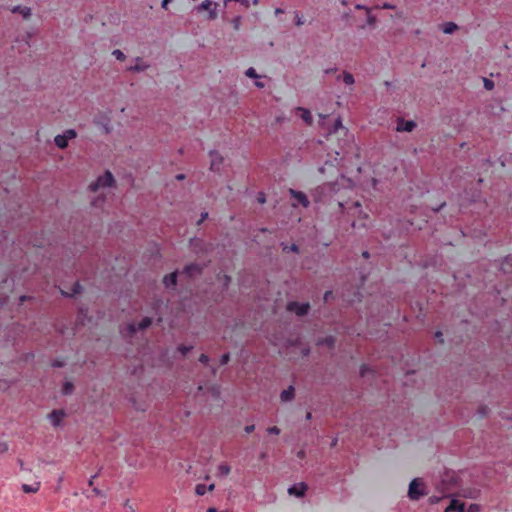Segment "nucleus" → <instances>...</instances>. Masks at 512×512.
I'll list each match as a JSON object with an SVG mask.
<instances>
[{"label":"nucleus","instance_id":"f257e3e1","mask_svg":"<svg viewBox=\"0 0 512 512\" xmlns=\"http://www.w3.org/2000/svg\"><path fill=\"white\" fill-rule=\"evenodd\" d=\"M421 485H422V483L420 482V479H418V478H414L410 482L409 488H408V497L411 500L417 501L421 497H423V496H425L427 494L425 489L420 487Z\"/></svg>","mask_w":512,"mask_h":512},{"label":"nucleus","instance_id":"f03ea898","mask_svg":"<svg viewBox=\"0 0 512 512\" xmlns=\"http://www.w3.org/2000/svg\"><path fill=\"white\" fill-rule=\"evenodd\" d=\"M115 180L110 171H106L102 176H99L97 180L90 184V189L92 191H96L99 187H111L113 186Z\"/></svg>","mask_w":512,"mask_h":512},{"label":"nucleus","instance_id":"7ed1b4c3","mask_svg":"<svg viewBox=\"0 0 512 512\" xmlns=\"http://www.w3.org/2000/svg\"><path fill=\"white\" fill-rule=\"evenodd\" d=\"M309 304L308 303H298L295 301L289 302L287 304V310L290 312H295L298 316H304L308 313L309 310Z\"/></svg>","mask_w":512,"mask_h":512},{"label":"nucleus","instance_id":"20e7f679","mask_svg":"<svg viewBox=\"0 0 512 512\" xmlns=\"http://www.w3.org/2000/svg\"><path fill=\"white\" fill-rule=\"evenodd\" d=\"M94 124L102 128L105 134H109L112 131L111 120L108 116H100L94 119Z\"/></svg>","mask_w":512,"mask_h":512},{"label":"nucleus","instance_id":"39448f33","mask_svg":"<svg viewBox=\"0 0 512 512\" xmlns=\"http://www.w3.org/2000/svg\"><path fill=\"white\" fill-rule=\"evenodd\" d=\"M416 127V123L413 120L405 121L404 119L400 118L397 122L396 130L398 132H411Z\"/></svg>","mask_w":512,"mask_h":512},{"label":"nucleus","instance_id":"423d86ee","mask_svg":"<svg viewBox=\"0 0 512 512\" xmlns=\"http://www.w3.org/2000/svg\"><path fill=\"white\" fill-rule=\"evenodd\" d=\"M203 267L196 263L188 264L184 267L183 273L188 277H194L195 275H199L202 273Z\"/></svg>","mask_w":512,"mask_h":512},{"label":"nucleus","instance_id":"0eeeda50","mask_svg":"<svg viewBox=\"0 0 512 512\" xmlns=\"http://www.w3.org/2000/svg\"><path fill=\"white\" fill-rule=\"evenodd\" d=\"M209 155L211 157L210 169L219 170L223 163V157L215 150L210 151Z\"/></svg>","mask_w":512,"mask_h":512},{"label":"nucleus","instance_id":"6e6552de","mask_svg":"<svg viewBox=\"0 0 512 512\" xmlns=\"http://www.w3.org/2000/svg\"><path fill=\"white\" fill-rule=\"evenodd\" d=\"M306 490H307V485L305 483H299V484L291 486L288 489V493L290 495H294L296 497H303L305 495Z\"/></svg>","mask_w":512,"mask_h":512},{"label":"nucleus","instance_id":"1a4fd4ad","mask_svg":"<svg viewBox=\"0 0 512 512\" xmlns=\"http://www.w3.org/2000/svg\"><path fill=\"white\" fill-rule=\"evenodd\" d=\"M64 416V410H53L51 413H49L48 418L50 419L51 424L57 427L60 425Z\"/></svg>","mask_w":512,"mask_h":512},{"label":"nucleus","instance_id":"9d476101","mask_svg":"<svg viewBox=\"0 0 512 512\" xmlns=\"http://www.w3.org/2000/svg\"><path fill=\"white\" fill-rule=\"evenodd\" d=\"M444 512H466L465 504L457 499H452Z\"/></svg>","mask_w":512,"mask_h":512},{"label":"nucleus","instance_id":"9b49d317","mask_svg":"<svg viewBox=\"0 0 512 512\" xmlns=\"http://www.w3.org/2000/svg\"><path fill=\"white\" fill-rule=\"evenodd\" d=\"M11 12L20 14L26 20L32 16L31 8L27 7V6H22V5H16V6L12 7Z\"/></svg>","mask_w":512,"mask_h":512},{"label":"nucleus","instance_id":"f8f14e48","mask_svg":"<svg viewBox=\"0 0 512 512\" xmlns=\"http://www.w3.org/2000/svg\"><path fill=\"white\" fill-rule=\"evenodd\" d=\"M136 64L127 68L130 72H143L149 68V64L145 63L141 57L135 58Z\"/></svg>","mask_w":512,"mask_h":512},{"label":"nucleus","instance_id":"ddd939ff","mask_svg":"<svg viewBox=\"0 0 512 512\" xmlns=\"http://www.w3.org/2000/svg\"><path fill=\"white\" fill-rule=\"evenodd\" d=\"M290 193L292 197L295 198L303 207L306 208L309 206L310 202L303 192L290 189Z\"/></svg>","mask_w":512,"mask_h":512},{"label":"nucleus","instance_id":"4468645a","mask_svg":"<svg viewBox=\"0 0 512 512\" xmlns=\"http://www.w3.org/2000/svg\"><path fill=\"white\" fill-rule=\"evenodd\" d=\"M177 271H174L163 278V283L166 288H173L177 284Z\"/></svg>","mask_w":512,"mask_h":512},{"label":"nucleus","instance_id":"2eb2a0df","mask_svg":"<svg viewBox=\"0 0 512 512\" xmlns=\"http://www.w3.org/2000/svg\"><path fill=\"white\" fill-rule=\"evenodd\" d=\"M456 483V480L454 478V476H446V478H444L440 485L438 486V489L442 492V493H446L449 489H450V485L451 484H455Z\"/></svg>","mask_w":512,"mask_h":512},{"label":"nucleus","instance_id":"dca6fc26","mask_svg":"<svg viewBox=\"0 0 512 512\" xmlns=\"http://www.w3.org/2000/svg\"><path fill=\"white\" fill-rule=\"evenodd\" d=\"M296 112L300 114V117L307 125L312 124L313 119L310 110L303 107H297Z\"/></svg>","mask_w":512,"mask_h":512},{"label":"nucleus","instance_id":"f3484780","mask_svg":"<svg viewBox=\"0 0 512 512\" xmlns=\"http://www.w3.org/2000/svg\"><path fill=\"white\" fill-rule=\"evenodd\" d=\"M61 294L64 296V297H73L77 294H80L82 292V286L80 285V283L77 281L73 284L72 288H71V291H65L63 289L60 290Z\"/></svg>","mask_w":512,"mask_h":512},{"label":"nucleus","instance_id":"a211bd4d","mask_svg":"<svg viewBox=\"0 0 512 512\" xmlns=\"http://www.w3.org/2000/svg\"><path fill=\"white\" fill-rule=\"evenodd\" d=\"M294 387L289 386L287 389L283 390L280 394V399L283 402L291 401L294 398Z\"/></svg>","mask_w":512,"mask_h":512},{"label":"nucleus","instance_id":"6ab92c4d","mask_svg":"<svg viewBox=\"0 0 512 512\" xmlns=\"http://www.w3.org/2000/svg\"><path fill=\"white\" fill-rule=\"evenodd\" d=\"M335 342H336V339L334 336H327V337H324V338H321V339H318L317 340V345L318 346H327L329 348H333L334 345H335Z\"/></svg>","mask_w":512,"mask_h":512},{"label":"nucleus","instance_id":"aec40b11","mask_svg":"<svg viewBox=\"0 0 512 512\" xmlns=\"http://www.w3.org/2000/svg\"><path fill=\"white\" fill-rule=\"evenodd\" d=\"M339 130H342V131H345V132L347 131V129L342 125V120H341L340 117H338L335 120L332 128L328 129V134L330 135V134H333V133H337Z\"/></svg>","mask_w":512,"mask_h":512},{"label":"nucleus","instance_id":"412c9836","mask_svg":"<svg viewBox=\"0 0 512 512\" xmlns=\"http://www.w3.org/2000/svg\"><path fill=\"white\" fill-rule=\"evenodd\" d=\"M54 143L60 149H65L68 146V140L64 137V134L55 136Z\"/></svg>","mask_w":512,"mask_h":512},{"label":"nucleus","instance_id":"4be33fe9","mask_svg":"<svg viewBox=\"0 0 512 512\" xmlns=\"http://www.w3.org/2000/svg\"><path fill=\"white\" fill-rule=\"evenodd\" d=\"M461 495L465 498L476 499L479 495V490L476 488L463 489Z\"/></svg>","mask_w":512,"mask_h":512},{"label":"nucleus","instance_id":"5701e85b","mask_svg":"<svg viewBox=\"0 0 512 512\" xmlns=\"http://www.w3.org/2000/svg\"><path fill=\"white\" fill-rule=\"evenodd\" d=\"M138 331L137 324L135 323H129L125 330L123 331V334L127 337H132L136 332Z\"/></svg>","mask_w":512,"mask_h":512},{"label":"nucleus","instance_id":"b1692460","mask_svg":"<svg viewBox=\"0 0 512 512\" xmlns=\"http://www.w3.org/2000/svg\"><path fill=\"white\" fill-rule=\"evenodd\" d=\"M457 29H458V26L454 22H446L445 24H443V27H442V31L445 34H452Z\"/></svg>","mask_w":512,"mask_h":512},{"label":"nucleus","instance_id":"393cba45","mask_svg":"<svg viewBox=\"0 0 512 512\" xmlns=\"http://www.w3.org/2000/svg\"><path fill=\"white\" fill-rule=\"evenodd\" d=\"M40 488V482H36L35 485L23 484L22 490L24 493H36Z\"/></svg>","mask_w":512,"mask_h":512},{"label":"nucleus","instance_id":"a878e982","mask_svg":"<svg viewBox=\"0 0 512 512\" xmlns=\"http://www.w3.org/2000/svg\"><path fill=\"white\" fill-rule=\"evenodd\" d=\"M213 3L211 0H204L201 4L197 5L195 7L196 12L200 13L204 10H208L213 6Z\"/></svg>","mask_w":512,"mask_h":512},{"label":"nucleus","instance_id":"bb28decb","mask_svg":"<svg viewBox=\"0 0 512 512\" xmlns=\"http://www.w3.org/2000/svg\"><path fill=\"white\" fill-rule=\"evenodd\" d=\"M152 324V318L150 317H144L138 324V330H145L149 328Z\"/></svg>","mask_w":512,"mask_h":512},{"label":"nucleus","instance_id":"cd10ccee","mask_svg":"<svg viewBox=\"0 0 512 512\" xmlns=\"http://www.w3.org/2000/svg\"><path fill=\"white\" fill-rule=\"evenodd\" d=\"M331 191H335V184L327 183V184H324L316 189L317 193L318 192L324 193V192H331Z\"/></svg>","mask_w":512,"mask_h":512},{"label":"nucleus","instance_id":"c85d7f7f","mask_svg":"<svg viewBox=\"0 0 512 512\" xmlns=\"http://www.w3.org/2000/svg\"><path fill=\"white\" fill-rule=\"evenodd\" d=\"M74 391V385L71 382H65L62 387V393L64 395H70Z\"/></svg>","mask_w":512,"mask_h":512},{"label":"nucleus","instance_id":"c756f323","mask_svg":"<svg viewBox=\"0 0 512 512\" xmlns=\"http://www.w3.org/2000/svg\"><path fill=\"white\" fill-rule=\"evenodd\" d=\"M207 391L215 399H218L220 397V387L217 385H212L211 387L208 388Z\"/></svg>","mask_w":512,"mask_h":512},{"label":"nucleus","instance_id":"7c9ffc66","mask_svg":"<svg viewBox=\"0 0 512 512\" xmlns=\"http://www.w3.org/2000/svg\"><path fill=\"white\" fill-rule=\"evenodd\" d=\"M217 6H218V3H213V6L208 9L207 11L209 12L208 13V19L209 20H215L218 15H217Z\"/></svg>","mask_w":512,"mask_h":512},{"label":"nucleus","instance_id":"2f4dec72","mask_svg":"<svg viewBox=\"0 0 512 512\" xmlns=\"http://www.w3.org/2000/svg\"><path fill=\"white\" fill-rule=\"evenodd\" d=\"M281 245H282V250L285 252L290 251V252H294V253H299V247L295 243L291 244L290 246L284 245L283 243Z\"/></svg>","mask_w":512,"mask_h":512},{"label":"nucleus","instance_id":"473e14b6","mask_svg":"<svg viewBox=\"0 0 512 512\" xmlns=\"http://www.w3.org/2000/svg\"><path fill=\"white\" fill-rule=\"evenodd\" d=\"M343 82L346 84V85H352L354 84L355 80H354V77L351 73L349 72H344L343 73Z\"/></svg>","mask_w":512,"mask_h":512},{"label":"nucleus","instance_id":"72a5a7b5","mask_svg":"<svg viewBox=\"0 0 512 512\" xmlns=\"http://www.w3.org/2000/svg\"><path fill=\"white\" fill-rule=\"evenodd\" d=\"M63 134L68 141L77 137V132L74 129H67Z\"/></svg>","mask_w":512,"mask_h":512},{"label":"nucleus","instance_id":"f704fd0d","mask_svg":"<svg viewBox=\"0 0 512 512\" xmlns=\"http://www.w3.org/2000/svg\"><path fill=\"white\" fill-rule=\"evenodd\" d=\"M231 471V468L229 465L227 464H220L218 466V472L221 474V475H228Z\"/></svg>","mask_w":512,"mask_h":512},{"label":"nucleus","instance_id":"c9c22d12","mask_svg":"<svg viewBox=\"0 0 512 512\" xmlns=\"http://www.w3.org/2000/svg\"><path fill=\"white\" fill-rule=\"evenodd\" d=\"M489 413V408L485 405H482L478 408L477 414L480 418L486 417Z\"/></svg>","mask_w":512,"mask_h":512},{"label":"nucleus","instance_id":"e433bc0d","mask_svg":"<svg viewBox=\"0 0 512 512\" xmlns=\"http://www.w3.org/2000/svg\"><path fill=\"white\" fill-rule=\"evenodd\" d=\"M112 55L119 61H124L126 59L125 54L119 49L113 50Z\"/></svg>","mask_w":512,"mask_h":512},{"label":"nucleus","instance_id":"4c0bfd02","mask_svg":"<svg viewBox=\"0 0 512 512\" xmlns=\"http://www.w3.org/2000/svg\"><path fill=\"white\" fill-rule=\"evenodd\" d=\"M241 20H242L241 16H236L231 20V24H232L234 30L238 31L240 29Z\"/></svg>","mask_w":512,"mask_h":512},{"label":"nucleus","instance_id":"58836bf2","mask_svg":"<svg viewBox=\"0 0 512 512\" xmlns=\"http://www.w3.org/2000/svg\"><path fill=\"white\" fill-rule=\"evenodd\" d=\"M206 491H207V486L206 485H204V484L196 485L195 492H196L197 495L202 496V495H204L206 493Z\"/></svg>","mask_w":512,"mask_h":512},{"label":"nucleus","instance_id":"ea45409f","mask_svg":"<svg viewBox=\"0 0 512 512\" xmlns=\"http://www.w3.org/2000/svg\"><path fill=\"white\" fill-rule=\"evenodd\" d=\"M245 75L249 78H258L259 75L257 74L256 70L253 67L248 68L245 71Z\"/></svg>","mask_w":512,"mask_h":512},{"label":"nucleus","instance_id":"a19ab883","mask_svg":"<svg viewBox=\"0 0 512 512\" xmlns=\"http://www.w3.org/2000/svg\"><path fill=\"white\" fill-rule=\"evenodd\" d=\"M370 373H373V371L367 365L361 366V368H360V376L361 377H365L366 375H368Z\"/></svg>","mask_w":512,"mask_h":512},{"label":"nucleus","instance_id":"79ce46f5","mask_svg":"<svg viewBox=\"0 0 512 512\" xmlns=\"http://www.w3.org/2000/svg\"><path fill=\"white\" fill-rule=\"evenodd\" d=\"M193 349V346H185V345H179L177 350L182 353L183 355H186L188 352H190Z\"/></svg>","mask_w":512,"mask_h":512},{"label":"nucleus","instance_id":"37998d69","mask_svg":"<svg viewBox=\"0 0 512 512\" xmlns=\"http://www.w3.org/2000/svg\"><path fill=\"white\" fill-rule=\"evenodd\" d=\"M484 87L487 90H492L494 88V82L488 78L483 79Z\"/></svg>","mask_w":512,"mask_h":512},{"label":"nucleus","instance_id":"c03bdc74","mask_svg":"<svg viewBox=\"0 0 512 512\" xmlns=\"http://www.w3.org/2000/svg\"><path fill=\"white\" fill-rule=\"evenodd\" d=\"M221 279H222V282H223L224 289H227L229 284L231 283V277L228 276V275H223L221 277Z\"/></svg>","mask_w":512,"mask_h":512},{"label":"nucleus","instance_id":"a18cd8bd","mask_svg":"<svg viewBox=\"0 0 512 512\" xmlns=\"http://www.w3.org/2000/svg\"><path fill=\"white\" fill-rule=\"evenodd\" d=\"M295 24L297 26H302L304 24V20L299 12H295Z\"/></svg>","mask_w":512,"mask_h":512},{"label":"nucleus","instance_id":"49530a36","mask_svg":"<svg viewBox=\"0 0 512 512\" xmlns=\"http://www.w3.org/2000/svg\"><path fill=\"white\" fill-rule=\"evenodd\" d=\"M230 360V354L229 353H225L221 356L220 358V364L221 365H226Z\"/></svg>","mask_w":512,"mask_h":512},{"label":"nucleus","instance_id":"de8ad7c7","mask_svg":"<svg viewBox=\"0 0 512 512\" xmlns=\"http://www.w3.org/2000/svg\"><path fill=\"white\" fill-rule=\"evenodd\" d=\"M101 471H102V467H100V468H99V470L97 471V473H96V474H94V475H92V476H91V478H90V479H89V481H88V485H89V486H91V487L93 486V484H94V479H96V478L100 475Z\"/></svg>","mask_w":512,"mask_h":512},{"label":"nucleus","instance_id":"09e8293b","mask_svg":"<svg viewBox=\"0 0 512 512\" xmlns=\"http://www.w3.org/2000/svg\"><path fill=\"white\" fill-rule=\"evenodd\" d=\"M367 24L369 26H374L376 24V17L368 13Z\"/></svg>","mask_w":512,"mask_h":512},{"label":"nucleus","instance_id":"8fccbe9b","mask_svg":"<svg viewBox=\"0 0 512 512\" xmlns=\"http://www.w3.org/2000/svg\"><path fill=\"white\" fill-rule=\"evenodd\" d=\"M267 432L269 434L278 435V434H280V429L278 427H276V426H273V427H269L267 429Z\"/></svg>","mask_w":512,"mask_h":512},{"label":"nucleus","instance_id":"3c124183","mask_svg":"<svg viewBox=\"0 0 512 512\" xmlns=\"http://www.w3.org/2000/svg\"><path fill=\"white\" fill-rule=\"evenodd\" d=\"M9 449V445L7 442H0V454L7 452Z\"/></svg>","mask_w":512,"mask_h":512},{"label":"nucleus","instance_id":"603ef678","mask_svg":"<svg viewBox=\"0 0 512 512\" xmlns=\"http://www.w3.org/2000/svg\"><path fill=\"white\" fill-rule=\"evenodd\" d=\"M479 511H480V507L477 504H471L468 507V509L466 510V512H479Z\"/></svg>","mask_w":512,"mask_h":512},{"label":"nucleus","instance_id":"864d4df0","mask_svg":"<svg viewBox=\"0 0 512 512\" xmlns=\"http://www.w3.org/2000/svg\"><path fill=\"white\" fill-rule=\"evenodd\" d=\"M257 201L260 203V204H264L266 202V196L263 192H259L258 193V196H257Z\"/></svg>","mask_w":512,"mask_h":512},{"label":"nucleus","instance_id":"5fc2aeb1","mask_svg":"<svg viewBox=\"0 0 512 512\" xmlns=\"http://www.w3.org/2000/svg\"><path fill=\"white\" fill-rule=\"evenodd\" d=\"M199 361L206 365L209 362V357L206 354H201Z\"/></svg>","mask_w":512,"mask_h":512},{"label":"nucleus","instance_id":"6e6d98bb","mask_svg":"<svg viewBox=\"0 0 512 512\" xmlns=\"http://www.w3.org/2000/svg\"><path fill=\"white\" fill-rule=\"evenodd\" d=\"M441 499H442V497L431 496L429 498V502H430V504H437Z\"/></svg>","mask_w":512,"mask_h":512},{"label":"nucleus","instance_id":"4d7b16f0","mask_svg":"<svg viewBox=\"0 0 512 512\" xmlns=\"http://www.w3.org/2000/svg\"><path fill=\"white\" fill-rule=\"evenodd\" d=\"M92 492L94 493V495L96 496H100V497H105V494L103 493V491H101L100 489L94 487L92 489Z\"/></svg>","mask_w":512,"mask_h":512},{"label":"nucleus","instance_id":"13d9d810","mask_svg":"<svg viewBox=\"0 0 512 512\" xmlns=\"http://www.w3.org/2000/svg\"><path fill=\"white\" fill-rule=\"evenodd\" d=\"M207 218H208V212H202L197 224L200 225Z\"/></svg>","mask_w":512,"mask_h":512},{"label":"nucleus","instance_id":"bf43d9fd","mask_svg":"<svg viewBox=\"0 0 512 512\" xmlns=\"http://www.w3.org/2000/svg\"><path fill=\"white\" fill-rule=\"evenodd\" d=\"M255 430V425L254 424H251V425H247L245 428H244V431L246 433H252L253 431Z\"/></svg>","mask_w":512,"mask_h":512},{"label":"nucleus","instance_id":"052dcab7","mask_svg":"<svg viewBox=\"0 0 512 512\" xmlns=\"http://www.w3.org/2000/svg\"><path fill=\"white\" fill-rule=\"evenodd\" d=\"M382 9H395V5L386 2L382 5Z\"/></svg>","mask_w":512,"mask_h":512},{"label":"nucleus","instance_id":"680f3d73","mask_svg":"<svg viewBox=\"0 0 512 512\" xmlns=\"http://www.w3.org/2000/svg\"><path fill=\"white\" fill-rule=\"evenodd\" d=\"M301 353L303 356H308L310 354V348L309 347L303 348Z\"/></svg>","mask_w":512,"mask_h":512},{"label":"nucleus","instance_id":"e2e57ef3","mask_svg":"<svg viewBox=\"0 0 512 512\" xmlns=\"http://www.w3.org/2000/svg\"><path fill=\"white\" fill-rule=\"evenodd\" d=\"M172 0H162L161 7L163 9H167L168 3H170Z\"/></svg>","mask_w":512,"mask_h":512},{"label":"nucleus","instance_id":"0e129e2a","mask_svg":"<svg viewBox=\"0 0 512 512\" xmlns=\"http://www.w3.org/2000/svg\"><path fill=\"white\" fill-rule=\"evenodd\" d=\"M124 506L129 508L131 512H135V509L133 508V506H131L129 504V500H126L125 503H124Z\"/></svg>","mask_w":512,"mask_h":512},{"label":"nucleus","instance_id":"69168bd1","mask_svg":"<svg viewBox=\"0 0 512 512\" xmlns=\"http://www.w3.org/2000/svg\"><path fill=\"white\" fill-rule=\"evenodd\" d=\"M355 8L358 9V10L365 9L367 12H369V9L366 6L362 5V4H357L355 6Z\"/></svg>","mask_w":512,"mask_h":512},{"label":"nucleus","instance_id":"338daca9","mask_svg":"<svg viewBox=\"0 0 512 512\" xmlns=\"http://www.w3.org/2000/svg\"><path fill=\"white\" fill-rule=\"evenodd\" d=\"M446 205L445 202L441 203L437 208H433V211L434 212H438L440 211L444 206Z\"/></svg>","mask_w":512,"mask_h":512},{"label":"nucleus","instance_id":"774afa93","mask_svg":"<svg viewBox=\"0 0 512 512\" xmlns=\"http://www.w3.org/2000/svg\"><path fill=\"white\" fill-rule=\"evenodd\" d=\"M435 336L439 339V341H440L441 343H443V339H442V332L437 331V332L435 333Z\"/></svg>","mask_w":512,"mask_h":512}]
</instances>
